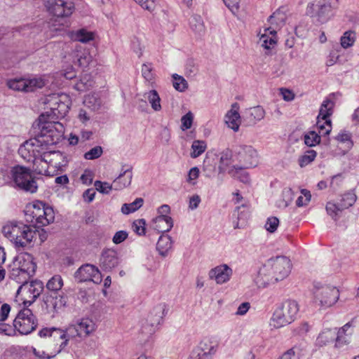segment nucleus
Returning <instances> with one entry per match:
<instances>
[{"label": "nucleus", "mask_w": 359, "mask_h": 359, "mask_svg": "<svg viewBox=\"0 0 359 359\" xmlns=\"http://www.w3.org/2000/svg\"><path fill=\"white\" fill-rule=\"evenodd\" d=\"M43 290V283L41 280H35L31 282L27 280L18 287L17 294L28 297L29 299H25L24 304L25 306H30L39 297Z\"/></svg>", "instance_id": "nucleus-15"}, {"label": "nucleus", "mask_w": 359, "mask_h": 359, "mask_svg": "<svg viewBox=\"0 0 359 359\" xmlns=\"http://www.w3.org/2000/svg\"><path fill=\"white\" fill-rule=\"evenodd\" d=\"M46 7L49 13L57 18L68 17L74 9V4L67 0H48Z\"/></svg>", "instance_id": "nucleus-17"}, {"label": "nucleus", "mask_w": 359, "mask_h": 359, "mask_svg": "<svg viewBox=\"0 0 359 359\" xmlns=\"http://www.w3.org/2000/svg\"><path fill=\"white\" fill-rule=\"evenodd\" d=\"M357 196L353 191H348L341 196V198L339 203L344 210L347 209L355 203Z\"/></svg>", "instance_id": "nucleus-44"}, {"label": "nucleus", "mask_w": 359, "mask_h": 359, "mask_svg": "<svg viewBox=\"0 0 359 359\" xmlns=\"http://www.w3.org/2000/svg\"><path fill=\"white\" fill-rule=\"evenodd\" d=\"M144 96L148 100L151 108L154 111H158L161 109V98L156 90H151L145 93Z\"/></svg>", "instance_id": "nucleus-38"}, {"label": "nucleus", "mask_w": 359, "mask_h": 359, "mask_svg": "<svg viewBox=\"0 0 359 359\" xmlns=\"http://www.w3.org/2000/svg\"><path fill=\"white\" fill-rule=\"evenodd\" d=\"M38 320L32 311L25 308L19 311L13 320V329L17 330L21 334H29L36 328Z\"/></svg>", "instance_id": "nucleus-11"}, {"label": "nucleus", "mask_w": 359, "mask_h": 359, "mask_svg": "<svg viewBox=\"0 0 359 359\" xmlns=\"http://www.w3.org/2000/svg\"><path fill=\"white\" fill-rule=\"evenodd\" d=\"M133 178L132 167L123 166L118 176L113 181L114 190H121L131 184Z\"/></svg>", "instance_id": "nucleus-23"}, {"label": "nucleus", "mask_w": 359, "mask_h": 359, "mask_svg": "<svg viewBox=\"0 0 359 359\" xmlns=\"http://www.w3.org/2000/svg\"><path fill=\"white\" fill-rule=\"evenodd\" d=\"M279 90L284 100L290 102L294 100V94L292 90L283 88H280Z\"/></svg>", "instance_id": "nucleus-63"}, {"label": "nucleus", "mask_w": 359, "mask_h": 359, "mask_svg": "<svg viewBox=\"0 0 359 359\" xmlns=\"http://www.w3.org/2000/svg\"><path fill=\"white\" fill-rule=\"evenodd\" d=\"M40 144V149H38V152L36 153V161L40 160L41 161L48 163L50 165H52L53 151H50L48 147L52 146L53 144H48L45 143Z\"/></svg>", "instance_id": "nucleus-35"}, {"label": "nucleus", "mask_w": 359, "mask_h": 359, "mask_svg": "<svg viewBox=\"0 0 359 359\" xmlns=\"http://www.w3.org/2000/svg\"><path fill=\"white\" fill-rule=\"evenodd\" d=\"M317 155V152L313 149H309L305 152L299 159L300 167L303 168L314 161Z\"/></svg>", "instance_id": "nucleus-48"}, {"label": "nucleus", "mask_w": 359, "mask_h": 359, "mask_svg": "<svg viewBox=\"0 0 359 359\" xmlns=\"http://www.w3.org/2000/svg\"><path fill=\"white\" fill-rule=\"evenodd\" d=\"M235 155L237 165L245 168H251L257 166L258 164V154L250 145L241 144L235 149Z\"/></svg>", "instance_id": "nucleus-12"}, {"label": "nucleus", "mask_w": 359, "mask_h": 359, "mask_svg": "<svg viewBox=\"0 0 359 359\" xmlns=\"http://www.w3.org/2000/svg\"><path fill=\"white\" fill-rule=\"evenodd\" d=\"M189 359H211L210 358H209L208 356H207V355H205L204 353H203V352H201L200 351H198V348H194Z\"/></svg>", "instance_id": "nucleus-64"}, {"label": "nucleus", "mask_w": 359, "mask_h": 359, "mask_svg": "<svg viewBox=\"0 0 359 359\" xmlns=\"http://www.w3.org/2000/svg\"><path fill=\"white\" fill-rule=\"evenodd\" d=\"M166 313V306L164 304H160L154 306L147 318L142 320L141 333L146 338L151 337L159 328Z\"/></svg>", "instance_id": "nucleus-7"}, {"label": "nucleus", "mask_w": 359, "mask_h": 359, "mask_svg": "<svg viewBox=\"0 0 359 359\" xmlns=\"http://www.w3.org/2000/svg\"><path fill=\"white\" fill-rule=\"evenodd\" d=\"M72 38L81 43H87L93 40L94 34L93 32L87 31L85 29H81L72 34Z\"/></svg>", "instance_id": "nucleus-43"}, {"label": "nucleus", "mask_w": 359, "mask_h": 359, "mask_svg": "<svg viewBox=\"0 0 359 359\" xmlns=\"http://www.w3.org/2000/svg\"><path fill=\"white\" fill-rule=\"evenodd\" d=\"M269 30V27H265L263 32L260 29L259 32L257 33V36L259 37L258 43H260L261 46L266 50L269 49V46L268 45L269 36L267 34Z\"/></svg>", "instance_id": "nucleus-54"}, {"label": "nucleus", "mask_w": 359, "mask_h": 359, "mask_svg": "<svg viewBox=\"0 0 359 359\" xmlns=\"http://www.w3.org/2000/svg\"><path fill=\"white\" fill-rule=\"evenodd\" d=\"M67 156L60 151H53L52 152V167L57 170H62L63 168L67 164Z\"/></svg>", "instance_id": "nucleus-36"}, {"label": "nucleus", "mask_w": 359, "mask_h": 359, "mask_svg": "<svg viewBox=\"0 0 359 359\" xmlns=\"http://www.w3.org/2000/svg\"><path fill=\"white\" fill-rule=\"evenodd\" d=\"M173 87L180 92L184 91L188 88L187 81L181 76L175 74L172 75Z\"/></svg>", "instance_id": "nucleus-49"}, {"label": "nucleus", "mask_w": 359, "mask_h": 359, "mask_svg": "<svg viewBox=\"0 0 359 359\" xmlns=\"http://www.w3.org/2000/svg\"><path fill=\"white\" fill-rule=\"evenodd\" d=\"M83 103L93 110L99 109L101 104L100 100L95 95H88L86 96Z\"/></svg>", "instance_id": "nucleus-52"}, {"label": "nucleus", "mask_w": 359, "mask_h": 359, "mask_svg": "<svg viewBox=\"0 0 359 359\" xmlns=\"http://www.w3.org/2000/svg\"><path fill=\"white\" fill-rule=\"evenodd\" d=\"M39 335L41 337H59L63 339L60 344V347L64 348L68 344L69 334L65 330L56 327H44L39 332Z\"/></svg>", "instance_id": "nucleus-27"}, {"label": "nucleus", "mask_w": 359, "mask_h": 359, "mask_svg": "<svg viewBox=\"0 0 359 359\" xmlns=\"http://www.w3.org/2000/svg\"><path fill=\"white\" fill-rule=\"evenodd\" d=\"M218 346L219 343L215 338L206 337L200 341L196 348L212 359V356L216 353Z\"/></svg>", "instance_id": "nucleus-25"}, {"label": "nucleus", "mask_w": 359, "mask_h": 359, "mask_svg": "<svg viewBox=\"0 0 359 359\" xmlns=\"http://www.w3.org/2000/svg\"><path fill=\"white\" fill-rule=\"evenodd\" d=\"M247 168L241 165L233 164L228 170V173L233 178L239 180L243 183L247 184L250 182L248 172L245 171Z\"/></svg>", "instance_id": "nucleus-32"}, {"label": "nucleus", "mask_w": 359, "mask_h": 359, "mask_svg": "<svg viewBox=\"0 0 359 359\" xmlns=\"http://www.w3.org/2000/svg\"><path fill=\"white\" fill-rule=\"evenodd\" d=\"M353 324L348 322L337 332L336 328L327 329L320 332L316 339V345L324 346L335 340V347L341 348L349 343L350 337L353 334Z\"/></svg>", "instance_id": "nucleus-5"}, {"label": "nucleus", "mask_w": 359, "mask_h": 359, "mask_svg": "<svg viewBox=\"0 0 359 359\" xmlns=\"http://www.w3.org/2000/svg\"><path fill=\"white\" fill-rule=\"evenodd\" d=\"M255 282L258 287H266L269 282V269L266 266H262L255 279Z\"/></svg>", "instance_id": "nucleus-34"}, {"label": "nucleus", "mask_w": 359, "mask_h": 359, "mask_svg": "<svg viewBox=\"0 0 359 359\" xmlns=\"http://www.w3.org/2000/svg\"><path fill=\"white\" fill-rule=\"evenodd\" d=\"M47 102L50 103V108L48 111L43 113L38 118V128L42 129L43 126H48V125H55L56 123L60 125L63 128V133H65V128L63 125L57 120L64 118L69 112V103L66 96H57L52 95L46 98ZM51 128L55 129V126Z\"/></svg>", "instance_id": "nucleus-2"}, {"label": "nucleus", "mask_w": 359, "mask_h": 359, "mask_svg": "<svg viewBox=\"0 0 359 359\" xmlns=\"http://www.w3.org/2000/svg\"><path fill=\"white\" fill-rule=\"evenodd\" d=\"M11 271L9 277L11 279L15 280L19 284H24L27 280L30 278V276H25L22 274V270L18 269L13 264L10 266Z\"/></svg>", "instance_id": "nucleus-40"}, {"label": "nucleus", "mask_w": 359, "mask_h": 359, "mask_svg": "<svg viewBox=\"0 0 359 359\" xmlns=\"http://www.w3.org/2000/svg\"><path fill=\"white\" fill-rule=\"evenodd\" d=\"M11 311V306L8 304H4L0 309V334L5 335H13L15 332L13 326L4 323Z\"/></svg>", "instance_id": "nucleus-28"}, {"label": "nucleus", "mask_w": 359, "mask_h": 359, "mask_svg": "<svg viewBox=\"0 0 359 359\" xmlns=\"http://www.w3.org/2000/svg\"><path fill=\"white\" fill-rule=\"evenodd\" d=\"M36 227L26 225L20 222H11L2 228L4 236L13 242L16 247L23 248L30 243L36 236Z\"/></svg>", "instance_id": "nucleus-3"}, {"label": "nucleus", "mask_w": 359, "mask_h": 359, "mask_svg": "<svg viewBox=\"0 0 359 359\" xmlns=\"http://www.w3.org/2000/svg\"><path fill=\"white\" fill-rule=\"evenodd\" d=\"M53 123L48 126H43L42 129L34 139L26 141L18 149V154L25 161L34 162L38 149H40V144H56L63 138V128L56 123V128L51 130Z\"/></svg>", "instance_id": "nucleus-1"}, {"label": "nucleus", "mask_w": 359, "mask_h": 359, "mask_svg": "<svg viewBox=\"0 0 359 359\" xmlns=\"http://www.w3.org/2000/svg\"><path fill=\"white\" fill-rule=\"evenodd\" d=\"M144 203L142 198H137L133 203H124L121 207V212L124 215H129L140 208Z\"/></svg>", "instance_id": "nucleus-41"}, {"label": "nucleus", "mask_w": 359, "mask_h": 359, "mask_svg": "<svg viewBox=\"0 0 359 359\" xmlns=\"http://www.w3.org/2000/svg\"><path fill=\"white\" fill-rule=\"evenodd\" d=\"M301 349L298 346H294L283 353L278 359H299Z\"/></svg>", "instance_id": "nucleus-50"}, {"label": "nucleus", "mask_w": 359, "mask_h": 359, "mask_svg": "<svg viewBox=\"0 0 359 359\" xmlns=\"http://www.w3.org/2000/svg\"><path fill=\"white\" fill-rule=\"evenodd\" d=\"M207 144L203 140H194L191 145L192 152L191 156L196 158L201 156L205 150Z\"/></svg>", "instance_id": "nucleus-45"}, {"label": "nucleus", "mask_w": 359, "mask_h": 359, "mask_svg": "<svg viewBox=\"0 0 359 359\" xmlns=\"http://www.w3.org/2000/svg\"><path fill=\"white\" fill-rule=\"evenodd\" d=\"M356 39V34L354 31L348 30L344 33V34L341 36L340 43L341 46L344 48H348L351 47Z\"/></svg>", "instance_id": "nucleus-42"}, {"label": "nucleus", "mask_w": 359, "mask_h": 359, "mask_svg": "<svg viewBox=\"0 0 359 359\" xmlns=\"http://www.w3.org/2000/svg\"><path fill=\"white\" fill-rule=\"evenodd\" d=\"M223 1L233 14L238 11L240 0H223Z\"/></svg>", "instance_id": "nucleus-61"}, {"label": "nucleus", "mask_w": 359, "mask_h": 359, "mask_svg": "<svg viewBox=\"0 0 359 359\" xmlns=\"http://www.w3.org/2000/svg\"><path fill=\"white\" fill-rule=\"evenodd\" d=\"M287 7L281 6L271 15V26L273 25L276 29H278L284 25L287 18Z\"/></svg>", "instance_id": "nucleus-30"}, {"label": "nucleus", "mask_w": 359, "mask_h": 359, "mask_svg": "<svg viewBox=\"0 0 359 359\" xmlns=\"http://www.w3.org/2000/svg\"><path fill=\"white\" fill-rule=\"evenodd\" d=\"M96 190L102 194H107L111 189H114L113 183L110 184L108 182H102L97 180L94 183Z\"/></svg>", "instance_id": "nucleus-53"}, {"label": "nucleus", "mask_w": 359, "mask_h": 359, "mask_svg": "<svg viewBox=\"0 0 359 359\" xmlns=\"http://www.w3.org/2000/svg\"><path fill=\"white\" fill-rule=\"evenodd\" d=\"M335 93H331L327 97H326L320 108L318 117L322 118V121H325V123H326L327 128L323 130L319 135L320 136H326L330 135L332 130V122L330 119V116L332 114L333 108L335 104V101L334 98L335 97Z\"/></svg>", "instance_id": "nucleus-18"}, {"label": "nucleus", "mask_w": 359, "mask_h": 359, "mask_svg": "<svg viewBox=\"0 0 359 359\" xmlns=\"http://www.w3.org/2000/svg\"><path fill=\"white\" fill-rule=\"evenodd\" d=\"M145 225L144 219H137L133 224V229L137 235L142 236L145 233Z\"/></svg>", "instance_id": "nucleus-57"}, {"label": "nucleus", "mask_w": 359, "mask_h": 359, "mask_svg": "<svg viewBox=\"0 0 359 359\" xmlns=\"http://www.w3.org/2000/svg\"><path fill=\"white\" fill-rule=\"evenodd\" d=\"M118 264V258L115 251L111 250H104L100 259V267L105 271H109Z\"/></svg>", "instance_id": "nucleus-26"}, {"label": "nucleus", "mask_w": 359, "mask_h": 359, "mask_svg": "<svg viewBox=\"0 0 359 359\" xmlns=\"http://www.w3.org/2000/svg\"><path fill=\"white\" fill-rule=\"evenodd\" d=\"M250 217V207L248 203H243L236 208L231 215L234 229L244 228Z\"/></svg>", "instance_id": "nucleus-20"}, {"label": "nucleus", "mask_w": 359, "mask_h": 359, "mask_svg": "<svg viewBox=\"0 0 359 359\" xmlns=\"http://www.w3.org/2000/svg\"><path fill=\"white\" fill-rule=\"evenodd\" d=\"M173 226L171 217H155L153 219V227L158 232H168Z\"/></svg>", "instance_id": "nucleus-31"}, {"label": "nucleus", "mask_w": 359, "mask_h": 359, "mask_svg": "<svg viewBox=\"0 0 359 359\" xmlns=\"http://www.w3.org/2000/svg\"><path fill=\"white\" fill-rule=\"evenodd\" d=\"M191 29L196 34L201 35L205 32V25L201 15L194 14L189 20Z\"/></svg>", "instance_id": "nucleus-37"}, {"label": "nucleus", "mask_w": 359, "mask_h": 359, "mask_svg": "<svg viewBox=\"0 0 359 359\" xmlns=\"http://www.w3.org/2000/svg\"><path fill=\"white\" fill-rule=\"evenodd\" d=\"M11 175L19 189L30 193L37 191L36 182L29 169L20 165L14 166L11 170Z\"/></svg>", "instance_id": "nucleus-10"}, {"label": "nucleus", "mask_w": 359, "mask_h": 359, "mask_svg": "<svg viewBox=\"0 0 359 359\" xmlns=\"http://www.w3.org/2000/svg\"><path fill=\"white\" fill-rule=\"evenodd\" d=\"M95 330V324L92 319L88 318L78 320L74 324L71 325L65 332L70 335L72 330H75L79 337H87Z\"/></svg>", "instance_id": "nucleus-21"}, {"label": "nucleus", "mask_w": 359, "mask_h": 359, "mask_svg": "<svg viewBox=\"0 0 359 359\" xmlns=\"http://www.w3.org/2000/svg\"><path fill=\"white\" fill-rule=\"evenodd\" d=\"M141 72L145 81L152 86L154 83V74L151 64H143Z\"/></svg>", "instance_id": "nucleus-46"}, {"label": "nucleus", "mask_w": 359, "mask_h": 359, "mask_svg": "<svg viewBox=\"0 0 359 359\" xmlns=\"http://www.w3.org/2000/svg\"><path fill=\"white\" fill-rule=\"evenodd\" d=\"M239 106L238 103H233L231 109L227 111L224 116V121L227 126L234 132L239 130L241 124V116L238 112Z\"/></svg>", "instance_id": "nucleus-24"}, {"label": "nucleus", "mask_w": 359, "mask_h": 359, "mask_svg": "<svg viewBox=\"0 0 359 359\" xmlns=\"http://www.w3.org/2000/svg\"><path fill=\"white\" fill-rule=\"evenodd\" d=\"M299 311V305L294 300H287L276 304L273 313V326L283 327L294 320Z\"/></svg>", "instance_id": "nucleus-6"}, {"label": "nucleus", "mask_w": 359, "mask_h": 359, "mask_svg": "<svg viewBox=\"0 0 359 359\" xmlns=\"http://www.w3.org/2000/svg\"><path fill=\"white\" fill-rule=\"evenodd\" d=\"M194 116L191 111H189L185 115H184L181 118V129L182 130H186L189 129L193 123Z\"/></svg>", "instance_id": "nucleus-58"}, {"label": "nucleus", "mask_w": 359, "mask_h": 359, "mask_svg": "<svg viewBox=\"0 0 359 359\" xmlns=\"http://www.w3.org/2000/svg\"><path fill=\"white\" fill-rule=\"evenodd\" d=\"M313 293L316 302L323 308H328L334 304L339 297V290L334 286L315 283Z\"/></svg>", "instance_id": "nucleus-8"}, {"label": "nucleus", "mask_w": 359, "mask_h": 359, "mask_svg": "<svg viewBox=\"0 0 359 359\" xmlns=\"http://www.w3.org/2000/svg\"><path fill=\"white\" fill-rule=\"evenodd\" d=\"M7 86L9 88L22 92H33L45 86V81L41 78H15L8 80Z\"/></svg>", "instance_id": "nucleus-14"}, {"label": "nucleus", "mask_w": 359, "mask_h": 359, "mask_svg": "<svg viewBox=\"0 0 359 359\" xmlns=\"http://www.w3.org/2000/svg\"><path fill=\"white\" fill-rule=\"evenodd\" d=\"M74 278L79 283L91 281L95 284L100 283L102 280L98 268L90 264L80 266L75 272Z\"/></svg>", "instance_id": "nucleus-16"}, {"label": "nucleus", "mask_w": 359, "mask_h": 359, "mask_svg": "<svg viewBox=\"0 0 359 359\" xmlns=\"http://www.w3.org/2000/svg\"><path fill=\"white\" fill-rule=\"evenodd\" d=\"M232 273V269L227 264H221L212 269L208 273V276L217 284L222 285L230 280Z\"/></svg>", "instance_id": "nucleus-22"}, {"label": "nucleus", "mask_w": 359, "mask_h": 359, "mask_svg": "<svg viewBox=\"0 0 359 359\" xmlns=\"http://www.w3.org/2000/svg\"><path fill=\"white\" fill-rule=\"evenodd\" d=\"M128 236L127 231H118L114 234L112 241L115 244H119L123 242L128 238Z\"/></svg>", "instance_id": "nucleus-62"}, {"label": "nucleus", "mask_w": 359, "mask_h": 359, "mask_svg": "<svg viewBox=\"0 0 359 359\" xmlns=\"http://www.w3.org/2000/svg\"><path fill=\"white\" fill-rule=\"evenodd\" d=\"M32 217L31 222L39 226H47L54 222L55 212L50 206L41 201L35 202L32 207L27 210Z\"/></svg>", "instance_id": "nucleus-9"}, {"label": "nucleus", "mask_w": 359, "mask_h": 359, "mask_svg": "<svg viewBox=\"0 0 359 359\" xmlns=\"http://www.w3.org/2000/svg\"><path fill=\"white\" fill-rule=\"evenodd\" d=\"M304 143L308 147H314L320 142V136L316 131H309L304 135Z\"/></svg>", "instance_id": "nucleus-47"}, {"label": "nucleus", "mask_w": 359, "mask_h": 359, "mask_svg": "<svg viewBox=\"0 0 359 359\" xmlns=\"http://www.w3.org/2000/svg\"><path fill=\"white\" fill-rule=\"evenodd\" d=\"M234 159L233 158L232 151L229 149H225L220 153L218 170L220 173L229 170L233 165Z\"/></svg>", "instance_id": "nucleus-29"}, {"label": "nucleus", "mask_w": 359, "mask_h": 359, "mask_svg": "<svg viewBox=\"0 0 359 359\" xmlns=\"http://www.w3.org/2000/svg\"><path fill=\"white\" fill-rule=\"evenodd\" d=\"M137 4H138L142 8L145 10H148L149 11H152L155 6V1L156 0H134Z\"/></svg>", "instance_id": "nucleus-60"}, {"label": "nucleus", "mask_w": 359, "mask_h": 359, "mask_svg": "<svg viewBox=\"0 0 359 359\" xmlns=\"http://www.w3.org/2000/svg\"><path fill=\"white\" fill-rule=\"evenodd\" d=\"M335 139L339 142L346 143V147L348 149H351L353 145V142L351 140V135L348 131H346V130L341 131L335 137Z\"/></svg>", "instance_id": "nucleus-51"}, {"label": "nucleus", "mask_w": 359, "mask_h": 359, "mask_svg": "<svg viewBox=\"0 0 359 359\" xmlns=\"http://www.w3.org/2000/svg\"><path fill=\"white\" fill-rule=\"evenodd\" d=\"M63 280L60 275L53 276L46 283L47 293L43 295V300L46 308L60 309L67 304V297L60 293L63 286Z\"/></svg>", "instance_id": "nucleus-4"}, {"label": "nucleus", "mask_w": 359, "mask_h": 359, "mask_svg": "<svg viewBox=\"0 0 359 359\" xmlns=\"http://www.w3.org/2000/svg\"><path fill=\"white\" fill-rule=\"evenodd\" d=\"M247 113L252 117V120H261L264 116V111L260 106L250 108Z\"/></svg>", "instance_id": "nucleus-55"}, {"label": "nucleus", "mask_w": 359, "mask_h": 359, "mask_svg": "<svg viewBox=\"0 0 359 359\" xmlns=\"http://www.w3.org/2000/svg\"><path fill=\"white\" fill-rule=\"evenodd\" d=\"M271 269H272L274 282L278 283L286 278L290 273L292 264L290 259L284 255H276L271 257Z\"/></svg>", "instance_id": "nucleus-13"}, {"label": "nucleus", "mask_w": 359, "mask_h": 359, "mask_svg": "<svg viewBox=\"0 0 359 359\" xmlns=\"http://www.w3.org/2000/svg\"><path fill=\"white\" fill-rule=\"evenodd\" d=\"M325 209L327 213L335 221L340 217L341 213L344 210V208H341L340 203L332 201L327 203Z\"/></svg>", "instance_id": "nucleus-39"}, {"label": "nucleus", "mask_w": 359, "mask_h": 359, "mask_svg": "<svg viewBox=\"0 0 359 359\" xmlns=\"http://www.w3.org/2000/svg\"><path fill=\"white\" fill-rule=\"evenodd\" d=\"M18 269L22 270V274L25 276H34L36 271V265L33 261L32 255L25 252L18 254L12 263Z\"/></svg>", "instance_id": "nucleus-19"}, {"label": "nucleus", "mask_w": 359, "mask_h": 359, "mask_svg": "<svg viewBox=\"0 0 359 359\" xmlns=\"http://www.w3.org/2000/svg\"><path fill=\"white\" fill-rule=\"evenodd\" d=\"M92 85L93 81L84 77L83 79H81L79 82L76 83L75 88L79 91H84L92 86Z\"/></svg>", "instance_id": "nucleus-59"}, {"label": "nucleus", "mask_w": 359, "mask_h": 359, "mask_svg": "<svg viewBox=\"0 0 359 359\" xmlns=\"http://www.w3.org/2000/svg\"><path fill=\"white\" fill-rule=\"evenodd\" d=\"M102 153V148L100 146H96L85 153L84 158L88 160H94L101 156Z\"/></svg>", "instance_id": "nucleus-56"}, {"label": "nucleus", "mask_w": 359, "mask_h": 359, "mask_svg": "<svg viewBox=\"0 0 359 359\" xmlns=\"http://www.w3.org/2000/svg\"><path fill=\"white\" fill-rule=\"evenodd\" d=\"M172 248V241L171 238L168 235H161L156 243V250L159 252V254L165 257L168 251Z\"/></svg>", "instance_id": "nucleus-33"}]
</instances>
